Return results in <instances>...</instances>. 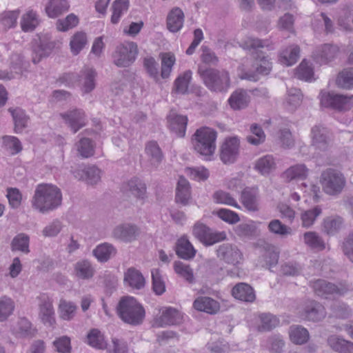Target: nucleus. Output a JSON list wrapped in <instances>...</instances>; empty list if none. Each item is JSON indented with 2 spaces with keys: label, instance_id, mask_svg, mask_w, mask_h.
Returning <instances> with one entry per match:
<instances>
[{
  "label": "nucleus",
  "instance_id": "obj_1",
  "mask_svg": "<svg viewBox=\"0 0 353 353\" xmlns=\"http://www.w3.org/2000/svg\"><path fill=\"white\" fill-rule=\"evenodd\" d=\"M60 190L51 184H39L37 186L32 198V207L44 214L57 208L61 203Z\"/></svg>",
  "mask_w": 353,
  "mask_h": 353
},
{
  "label": "nucleus",
  "instance_id": "obj_2",
  "mask_svg": "<svg viewBox=\"0 0 353 353\" xmlns=\"http://www.w3.org/2000/svg\"><path fill=\"white\" fill-rule=\"evenodd\" d=\"M242 47L254 54V57L256 61V72L263 75L268 74L272 70V63L262 54L261 49L266 48L267 50H272L274 48L273 44L268 40L248 37L243 41Z\"/></svg>",
  "mask_w": 353,
  "mask_h": 353
},
{
  "label": "nucleus",
  "instance_id": "obj_3",
  "mask_svg": "<svg viewBox=\"0 0 353 353\" xmlns=\"http://www.w3.org/2000/svg\"><path fill=\"white\" fill-rule=\"evenodd\" d=\"M198 73L204 85L211 92H226L230 86V74L225 70L199 66Z\"/></svg>",
  "mask_w": 353,
  "mask_h": 353
},
{
  "label": "nucleus",
  "instance_id": "obj_4",
  "mask_svg": "<svg viewBox=\"0 0 353 353\" xmlns=\"http://www.w3.org/2000/svg\"><path fill=\"white\" fill-rule=\"evenodd\" d=\"M117 312L123 322L132 325L141 324L145 315L142 305L132 296L122 297L117 306Z\"/></svg>",
  "mask_w": 353,
  "mask_h": 353
},
{
  "label": "nucleus",
  "instance_id": "obj_5",
  "mask_svg": "<svg viewBox=\"0 0 353 353\" xmlns=\"http://www.w3.org/2000/svg\"><path fill=\"white\" fill-rule=\"evenodd\" d=\"M216 138L217 132L212 128L202 127L197 129L192 138L194 150L205 160L211 161L216 150Z\"/></svg>",
  "mask_w": 353,
  "mask_h": 353
},
{
  "label": "nucleus",
  "instance_id": "obj_6",
  "mask_svg": "<svg viewBox=\"0 0 353 353\" xmlns=\"http://www.w3.org/2000/svg\"><path fill=\"white\" fill-rule=\"evenodd\" d=\"M59 41L52 40L48 33L37 34L31 42L32 62L36 64L48 57L54 48L59 47Z\"/></svg>",
  "mask_w": 353,
  "mask_h": 353
},
{
  "label": "nucleus",
  "instance_id": "obj_7",
  "mask_svg": "<svg viewBox=\"0 0 353 353\" xmlns=\"http://www.w3.org/2000/svg\"><path fill=\"white\" fill-rule=\"evenodd\" d=\"M320 183L323 192L331 196L339 194L345 185L343 174L334 169L328 168L323 171L320 176Z\"/></svg>",
  "mask_w": 353,
  "mask_h": 353
},
{
  "label": "nucleus",
  "instance_id": "obj_8",
  "mask_svg": "<svg viewBox=\"0 0 353 353\" xmlns=\"http://www.w3.org/2000/svg\"><path fill=\"white\" fill-rule=\"evenodd\" d=\"M311 286L316 295L325 298L329 295L344 296L353 291L352 286L346 283L336 285L324 279H318L311 283Z\"/></svg>",
  "mask_w": 353,
  "mask_h": 353
},
{
  "label": "nucleus",
  "instance_id": "obj_9",
  "mask_svg": "<svg viewBox=\"0 0 353 353\" xmlns=\"http://www.w3.org/2000/svg\"><path fill=\"white\" fill-rule=\"evenodd\" d=\"M138 48L136 43L125 42L118 46L112 55L114 63L120 68L131 65L136 60Z\"/></svg>",
  "mask_w": 353,
  "mask_h": 353
},
{
  "label": "nucleus",
  "instance_id": "obj_10",
  "mask_svg": "<svg viewBox=\"0 0 353 353\" xmlns=\"http://www.w3.org/2000/svg\"><path fill=\"white\" fill-rule=\"evenodd\" d=\"M192 234L202 244L211 246L226 239L227 234L224 231H215L205 224L196 223L193 227Z\"/></svg>",
  "mask_w": 353,
  "mask_h": 353
},
{
  "label": "nucleus",
  "instance_id": "obj_11",
  "mask_svg": "<svg viewBox=\"0 0 353 353\" xmlns=\"http://www.w3.org/2000/svg\"><path fill=\"white\" fill-rule=\"evenodd\" d=\"M70 172L75 179L91 185L96 184L101 179V171L95 165H75L71 166Z\"/></svg>",
  "mask_w": 353,
  "mask_h": 353
},
{
  "label": "nucleus",
  "instance_id": "obj_12",
  "mask_svg": "<svg viewBox=\"0 0 353 353\" xmlns=\"http://www.w3.org/2000/svg\"><path fill=\"white\" fill-rule=\"evenodd\" d=\"M240 140L237 137L226 138L220 150V159L224 164L234 163L239 154Z\"/></svg>",
  "mask_w": 353,
  "mask_h": 353
},
{
  "label": "nucleus",
  "instance_id": "obj_13",
  "mask_svg": "<svg viewBox=\"0 0 353 353\" xmlns=\"http://www.w3.org/2000/svg\"><path fill=\"white\" fill-rule=\"evenodd\" d=\"M217 256L225 263L238 265L243 260V255L239 248L231 243H223L216 250Z\"/></svg>",
  "mask_w": 353,
  "mask_h": 353
},
{
  "label": "nucleus",
  "instance_id": "obj_14",
  "mask_svg": "<svg viewBox=\"0 0 353 353\" xmlns=\"http://www.w3.org/2000/svg\"><path fill=\"white\" fill-rule=\"evenodd\" d=\"M321 104L325 108H331L339 111L346 110L350 108V99L347 96L331 92H321Z\"/></svg>",
  "mask_w": 353,
  "mask_h": 353
},
{
  "label": "nucleus",
  "instance_id": "obj_15",
  "mask_svg": "<svg viewBox=\"0 0 353 353\" xmlns=\"http://www.w3.org/2000/svg\"><path fill=\"white\" fill-rule=\"evenodd\" d=\"M339 52L336 46L324 44L319 46L312 52L313 60L318 64H326L331 61Z\"/></svg>",
  "mask_w": 353,
  "mask_h": 353
},
{
  "label": "nucleus",
  "instance_id": "obj_16",
  "mask_svg": "<svg viewBox=\"0 0 353 353\" xmlns=\"http://www.w3.org/2000/svg\"><path fill=\"white\" fill-rule=\"evenodd\" d=\"M259 189L256 187H246L241 193L240 201L244 208L250 212L259 210Z\"/></svg>",
  "mask_w": 353,
  "mask_h": 353
},
{
  "label": "nucleus",
  "instance_id": "obj_17",
  "mask_svg": "<svg viewBox=\"0 0 353 353\" xmlns=\"http://www.w3.org/2000/svg\"><path fill=\"white\" fill-rule=\"evenodd\" d=\"M140 234V229L134 224L125 223L117 226L113 231L114 236L124 242H132Z\"/></svg>",
  "mask_w": 353,
  "mask_h": 353
},
{
  "label": "nucleus",
  "instance_id": "obj_18",
  "mask_svg": "<svg viewBox=\"0 0 353 353\" xmlns=\"http://www.w3.org/2000/svg\"><path fill=\"white\" fill-rule=\"evenodd\" d=\"M182 316L176 309L168 307L162 309L160 316L155 319V324L158 327L174 325L181 322Z\"/></svg>",
  "mask_w": 353,
  "mask_h": 353
},
{
  "label": "nucleus",
  "instance_id": "obj_19",
  "mask_svg": "<svg viewBox=\"0 0 353 353\" xmlns=\"http://www.w3.org/2000/svg\"><path fill=\"white\" fill-rule=\"evenodd\" d=\"M328 130L322 125H314L311 129L312 144L316 149L325 150L329 143Z\"/></svg>",
  "mask_w": 353,
  "mask_h": 353
},
{
  "label": "nucleus",
  "instance_id": "obj_20",
  "mask_svg": "<svg viewBox=\"0 0 353 353\" xmlns=\"http://www.w3.org/2000/svg\"><path fill=\"white\" fill-rule=\"evenodd\" d=\"M195 310L210 314H214L220 310L219 303L209 296H199L193 302Z\"/></svg>",
  "mask_w": 353,
  "mask_h": 353
},
{
  "label": "nucleus",
  "instance_id": "obj_21",
  "mask_svg": "<svg viewBox=\"0 0 353 353\" xmlns=\"http://www.w3.org/2000/svg\"><path fill=\"white\" fill-rule=\"evenodd\" d=\"M184 13L179 8H172L166 19L167 28L171 32H179L183 26Z\"/></svg>",
  "mask_w": 353,
  "mask_h": 353
},
{
  "label": "nucleus",
  "instance_id": "obj_22",
  "mask_svg": "<svg viewBox=\"0 0 353 353\" xmlns=\"http://www.w3.org/2000/svg\"><path fill=\"white\" fill-rule=\"evenodd\" d=\"M329 347L338 353H353V342L344 339L343 337L332 334L327 339Z\"/></svg>",
  "mask_w": 353,
  "mask_h": 353
},
{
  "label": "nucleus",
  "instance_id": "obj_23",
  "mask_svg": "<svg viewBox=\"0 0 353 353\" xmlns=\"http://www.w3.org/2000/svg\"><path fill=\"white\" fill-rule=\"evenodd\" d=\"M344 227V219L340 216H330L322 223V231L328 236H334Z\"/></svg>",
  "mask_w": 353,
  "mask_h": 353
},
{
  "label": "nucleus",
  "instance_id": "obj_24",
  "mask_svg": "<svg viewBox=\"0 0 353 353\" xmlns=\"http://www.w3.org/2000/svg\"><path fill=\"white\" fill-rule=\"evenodd\" d=\"M168 120L170 130L175 133L177 137H183L185 134L188 121L187 116L171 114L168 116Z\"/></svg>",
  "mask_w": 353,
  "mask_h": 353
},
{
  "label": "nucleus",
  "instance_id": "obj_25",
  "mask_svg": "<svg viewBox=\"0 0 353 353\" xmlns=\"http://www.w3.org/2000/svg\"><path fill=\"white\" fill-rule=\"evenodd\" d=\"M232 296L245 302H253L256 299L254 289L245 283H239L232 290Z\"/></svg>",
  "mask_w": 353,
  "mask_h": 353
},
{
  "label": "nucleus",
  "instance_id": "obj_26",
  "mask_svg": "<svg viewBox=\"0 0 353 353\" xmlns=\"http://www.w3.org/2000/svg\"><path fill=\"white\" fill-rule=\"evenodd\" d=\"M309 173V169L304 164H296L290 166L281 174V178L286 182L293 180H304Z\"/></svg>",
  "mask_w": 353,
  "mask_h": 353
},
{
  "label": "nucleus",
  "instance_id": "obj_27",
  "mask_svg": "<svg viewBox=\"0 0 353 353\" xmlns=\"http://www.w3.org/2000/svg\"><path fill=\"white\" fill-rule=\"evenodd\" d=\"M300 48L297 45H290L282 50L279 55V62L286 66L296 63L299 58Z\"/></svg>",
  "mask_w": 353,
  "mask_h": 353
},
{
  "label": "nucleus",
  "instance_id": "obj_28",
  "mask_svg": "<svg viewBox=\"0 0 353 353\" xmlns=\"http://www.w3.org/2000/svg\"><path fill=\"white\" fill-rule=\"evenodd\" d=\"M97 72L92 68H85L81 72L79 82L84 94L92 92L96 85Z\"/></svg>",
  "mask_w": 353,
  "mask_h": 353
},
{
  "label": "nucleus",
  "instance_id": "obj_29",
  "mask_svg": "<svg viewBox=\"0 0 353 353\" xmlns=\"http://www.w3.org/2000/svg\"><path fill=\"white\" fill-rule=\"evenodd\" d=\"M196 253V249L186 236H182L177 240L176 254L179 258L190 260L195 256Z\"/></svg>",
  "mask_w": 353,
  "mask_h": 353
},
{
  "label": "nucleus",
  "instance_id": "obj_30",
  "mask_svg": "<svg viewBox=\"0 0 353 353\" xmlns=\"http://www.w3.org/2000/svg\"><path fill=\"white\" fill-rule=\"evenodd\" d=\"M122 190L130 193L138 199H144L146 194L145 184L138 178H133L122 185Z\"/></svg>",
  "mask_w": 353,
  "mask_h": 353
},
{
  "label": "nucleus",
  "instance_id": "obj_31",
  "mask_svg": "<svg viewBox=\"0 0 353 353\" xmlns=\"http://www.w3.org/2000/svg\"><path fill=\"white\" fill-rule=\"evenodd\" d=\"M191 196L190 185L189 181L184 177L180 176L176 188L175 200L183 205L188 203Z\"/></svg>",
  "mask_w": 353,
  "mask_h": 353
},
{
  "label": "nucleus",
  "instance_id": "obj_32",
  "mask_svg": "<svg viewBox=\"0 0 353 353\" xmlns=\"http://www.w3.org/2000/svg\"><path fill=\"white\" fill-rule=\"evenodd\" d=\"M159 57L161 59V78L169 79L176 63V57L172 52H168L160 53Z\"/></svg>",
  "mask_w": 353,
  "mask_h": 353
},
{
  "label": "nucleus",
  "instance_id": "obj_33",
  "mask_svg": "<svg viewBox=\"0 0 353 353\" xmlns=\"http://www.w3.org/2000/svg\"><path fill=\"white\" fill-rule=\"evenodd\" d=\"M9 112L11 113L14 124V132L17 134L21 133L28 126L29 117L20 108H10Z\"/></svg>",
  "mask_w": 353,
  "mask_h": 353
},
{
  "label": "nucleus",
  "instance_id": "obj_34",
  "mask_svg": "<svg viewBox=\"0 0 353 353\" xmlns=\"http://www.w3.org/2000/svg\"><path fill=\"white\" fill-rule=\"evenodd\" d=\"M250 102V96L242 89L235 90L228 99L230 107L234 110H241L246 108Z\"/></svg>",
  "mask_w": 353,
  "mask_h": 353
},
{
  "label": "nucleus",
  "instance_id": "obj_35",
  "mask_svg": "<svg viewBox=\"0 0 353 353\" xmlns=\"http://www.w3.org/2000/svg\"><path fill=\"white\" fill-rule=\"evenodd\" d=\"M326 315L325 307L316 301H311L305 309V319L312 321H319Z\"/></svg>",
  "mask_w": 353,
  "mask_h": 353
},
{
  "label": "nucleus",
  "instance_id": "obj_36",
  "mask_svg": "<svg viewBox=\"0 0 353 353\" xmlns=\"http://www.w3.org/2000/svg\"><path fill=\"white\" fill-rule=\"evenodd\" d=\"M92 253L98 261L105 263L117 254V250L112 244L103 243L98 245Z\"/></svg>",
  "mask_w": 353,
  "mask_h": 353
},
{
  "label": "nucleus",
  "instance_id": "obj_37",
  "mask_svg": "<svg viewBox=\"0 0 353 353\" xmlns=\"http://www.w3.org/2000/svg\"><path fill=\"white\" fill-rule=\"evenodd\" d=\"M124 281L131 288L140 290L145 285V279L140 271L134 268H130L125 272Z\"/></svg>",
  "mask_w": 353,
  "mask_h": 353
},
{
  "label": "nucleus",
  "instance_id": "obj_38",
  "mask_svg": "<svg viewBox=\"0 0 353 353\" xmlns=\"http://www.w3.org/2000/svg\"><path fill=\"white\" fill-rule=\"evenodd\" d=\"M88 45V36L83 31H77L70 38V48L74 56L78 55Z\"/></svg>",
  "mask_w": 353,
  "mask_h": 353
},
{
  "label": "nucleus",
  "instance_id": "obj_39",
  "mask_svg": "<svg viewBox=\"0 0 353 353\" xmlns=\"http://www.w3.org/2000/svg\"><path fill=\"white\" fill-rule=\"evenodd\" d=\"M145 152L149 157L150 163L157 168L161 162L163 155L159 144L155 141H150L145 144Z\"/></svg>",
  "mask_w": 353,
  "mask_h": 353
},
{
  "label": "nucleus",
  "instance_id": "obj_40",
  "mask_svg": "<svg viewBox=\"0 0 353 353\" xmlns=\"http://www.w3.org/2000/svg\"><path fill=\"white\" fill-rule=\"evenodd\" d=\"M68 123L73 133L85 125V117L82 110L74 109L68 113Z\"/></svg>",
  "mask_w": 353,
  "mask_h": 353
},
{
  "label": "nucleus",
  "instance_id": "obj_41",
  "mask_svg": "<svg viewBox=\"0 0 353 353\" xmlns=\"http://www.w3.org/2000/svg\"><path fill=\"white\" fill-rule=\"evenodd\" d=\"M275 168V159L271 154L259 158L254 164V169L262 175L269 174Z\"/></svg>",
  "mask_w": 353,
  "mask_h": 353
},
{
  "label": "nucleus",
  "instance_id": "obj_42",
  "mask_svg": "<svg viewBox=\"0 0 353 353\" xmlns=\"http://www.w3.org/2000/svg\"><path fill=\"white\" fill-rule=\"evenodd\" d=\"M130 7L129 0H115L111 6V23L117 24L119 22L122 16L126 13Z\"/></svg>",
  "mask_w": 353,
  "mask_h": 353
},
{
  "label": "nucleus",
  "instance_id": "obj_43",
  "mask_svg": "<svg viewBox=\"0 0 353 353\" xmlns=\"http://www.w3.org/2000/svg\"><path fill=\"white\" fill-rule=\"evenodd\" d=\"M192 76V72L190 70L180 74L174 81L173 90L177 94H187Z\"/></svg>",
  "mask_w": 353,
  "mask_h": 353
},
{
  "label": "nucleus",
  "instance_id": "obj_44",
  "mask_svg": "<svg viewBox=\"0 0 353 353\" xmlns=\"http://www.w3.org/2000/svg\"><path fill=\"white\" fill-rule=\"evenodd\" d=\"M20 24L23 32H32L39 24L37 13L32 10L27 11L21 17Z\"/></svg>",
  "mask_w": 353,
  "mask_h": 353
},
{
  "label": "nucleus",
  "instance_id": "obj_45",
  "mask_svg": "<svg viewBox=\"0 0 353 353\" xmlns=\"http://www.w3.org/2000/svg\"><path fill=\"white\" fill-rule=\"evenodd\" d=\"M302 98L301 90L294 88L288 89L285 101V108L290 112L294 111L301 105Z\"/></svg>",
  "mask_w": 353,
  "mask_h": 353
},
{
  "label": "nucleus",
  "instance_id": "obj_46",
  "mask_svg": "<svg viewBox=\"0 0 353 353\" xmlns=\"http://www.w3.org/2000/svg\"><path fill=\"white\" fill-rule=\"evenodd\" d=\"M87 343L91 347L97 350H105L108 343L103 334L98 329H92L87 335Z\"/></svg>",
  "mask_w": 353,
  "mask_h": 353
},
{
  "label": "nucleus",
  "instance_id": "obj_47",
  "mask_svg": "<svg viewBox=\"0 0 353 353\" xmlns=\"http://www.w3.org/2000/svg\"><path fill=\"white\" fill-rule=\"evenodd\" d=\"M2 146L10 154L17 155L23 150L20 140L14 136L5 135L2 137Z\"/></svg>",
  "mask_w": 353,
  "mask_h": 353
},
{
  "label": "nucleus",
  "instance_id": "obj_48",
  "mask_svg": "<svg viewBox=\"0 0 353 353\" xmlns=\"http://www.w3.org/2000/svg\"><path fill=\"white\" fill-rule=\"evenodd\" d=\"M94 267L88 260H81L75 264L74 273L79 279H90L94 276Z\"/></svg>",
  "mask_w": 353,
  "mask_h": 353
},
{
  "label": "nucleus",
  "instance_id": "obj_49",
  "mask_svg": "<svg viewBox=\"0 0 353 353\" xmlns=\"http://www.w3.org/2000/svg\"><path fill=\"white\" fill-rule=\"evenodd\" d=\"M143 68L148 76L157 83L161 82L159 63L153 57H146L143 61Z\"/></svg>",
  "mask_w": 353,
  "mask_h": 353
},
{
  "label": "nucleus",
  "instance_id": "obj_50",
  "mask_svg": "<svg viewBox=\"0 0 353 353\" xmlns=\"http://www.w3.org/2000/svg\"><path fill=\"white\" fill-rule=\"evenodd\" d=\"M174 270L179 276L182 277L188 283H195L193 270L190 265L177 261L174 263Z\"/></svg>",
  "mask_w": 353,
  "mask_h": 353
},
{
  "label": "nucleus",
  "instance_id": "obj_51",
  "mask_svg": "<svg viewBox=\"0 0 353 353\" xmlns=\"http://www.w3.org/2000/svg\"><path fill=\"white\" fill-rule=\"evenodd\" d=\"M19 10H6L0 13V25L3 29L14 28L17 23Z\"/></svg>",
  "mask_w": 353,
  "mask_h": 353
},
{
  "label": "nucleus",
  "instance_id": "obj_52",
  "mask_svg": "<svg viewBox=\"0 0 353 353\" xmlns=\"http://www.w3.org/2000/svg\"><path fill=\"white\" fill-rule=\"evenodd\" d=\"M15 308L14 301L8 296L0 297V322L5 321L13 314Z\"/></svg>",
  "mask_w": 353,
  "mask_h": 353
},
{
  "label": "nucleus",
  "instance_id": "obj_53",
  "mask_svg": "<svg viewBox=\"0 0 353 353\" xmlns=\"http://www.w3.org/2000/svg\"><path fill=\"white\" fill-rule=\"evenodd\" d=\"M305 243L312 249L323 250L325 244L323 239L315 232H307L303 234Z\"/></svg>",
  "mask_w": 353,
  "mask_h": 353
},
{
  "label": "nucleus",
  "instance_id": "obj_54",
  "mask_svg": "<svg viewBox=\"0 0 353 353\" xmlns=\"http://www.w3.org/2000/svg\"><path fill=\"white\" fill-rule=\"evenodd\" d=\"M336 84L339 88L344 89L353 88V68L342 70L337 76Z\"/></svg>",
  "mask_w": 353,
  "mask_h": 353
},
{
  "label": "nucleus",
  "instance_id": "obj_55",
  "mask_svg": "<svg viewBox=\"0 0 353 353\" xmlns=\"http://www.w3.org/2000/svg\"><path fill=\"white\" fill-rule=\"evenodd\" d=\"M290 337L294 343L301 345L308 341L309 332L301 326H292L290 327Z\"/></svg>",
  "mask_w": 353,
  "mask_h": 353
},
{
  "label": "nucleus",
  "instance_id": "obj_56",
  "mask_svg": "<svg viewBox=\"0 0 353 353\" xmlns=\"http://www.w3.org/2000/svg\"><path fill=\"white\" fill-rule=\"evenodd\" d=\"M212 197L214 202L216 203L230 205L237 209L241 208L235 199L225 191L221 190H217L213 194Z\"/></svg>",
  "mask_w": 353,
  "mask_h": 353
},
{
  "label": "nucleus",
  "instance_id": "obj_57",
  "mask_svg": "<svg viewBox=\"0 0 353 353\" xmlns=\"http://www.w3.org/2000/svg\"><path fill=\"white\" fill-rule=\"evenodd\" d=\"M259 318L261 324L259 329L260 331H270L279 324V319L270 313L261 314Z\"/></svg>",
  "mask_w": 353,
  "mask_h": 353
},
{
  "label": "nucleus",
  "instance_id": "obj_58",
  "mask_svg": "<svg viewBox=\"0 0 353 353\" xmlns=\"http://www.w3.org/2000/svg\"><path fill=\"white\" fill-rule=\"evenodd\" d=\"M251 135L247 137V141L252 145H259L265 140V134L262 128L258 124H252L250 126Z\"/></svg>",
  "mask_w": 353,
  "mask_h": 353
},
{
  "label": "nucleus",
  "instance_id": "obj_59",
  "mask_svg": "<svg viewBox=\"0 0 353 353\" xmlns=\"http://www.w3.org/2000/svg\"><path fill=\"white\" fill-rule=\"evenodd\" d=\"M52 305L50 302H44L40 307V316L42 322L48 326H52L55 322Z\"/></svg>",
  "mask_w": 353,
  "mask_h": 353
},
{
  "label": "nucleus",
  "instance_id": "obj_60",
  "mask_svg": "<svg viewBox=\"0 0 353 353\" xmlns=\"http://www.w3.org/2000/svg\"><path fill=\"white\" fill-rule=\"evenodd\" d=\"M322 213V209L320 206H315L314 208L306 210L301 214L302 225L304 228L312 226L316 219Z\"/></svg>",
  "mask_w": 353,
  "mask_h": 353
},
{
  "label": "nucleus",
  "instance_id": "obj_61",
  "mask_svg": "<svg viewBox=\"0 0 353 353\" xmlns=\"http://www.w3.org/2000/svg\"><path fill=\"white\" fill-rule=\"evenodd\" d=\"M295 76L298 79L311 81L314 76L313 68L305 60H303L296 68Z\"/></svg>",
  "mask_w": 353,
  "mask_h": 353
},
{
  "label": "nucleus",
  "instance_id": "obj_62",
  "mask_svg": "<svg viewBox=\"0 0 353 353\" xmlns=\"http://www.w3.org/2000/svg\"><path fill=\"white\" fill-rule=\"evenodd\" d=\"M29 242V236L24 233H20L12 239V248L13 250L28 253L30 252Z\"/></svg>",
  "mask_w": 353,
  "mask_h": 353
},
{
  "label": "nucleus",
  "instance_id": "obj_63",
  "mask_svg": "<svg viewBox=\"0 0 353 353\" xmlns=\"http://www.w3.org/2000/svg\"><path fill=\"white\" fill-rule=\"evenodd\" d=\"M77 150L83 158H89L94 154V147L91 139L82 138L77 143Z\"/></svg>",
  "mask_w": 353,
  "mask_h": 353
},
{
  "label": "nucleus",
  "instance_id": "obj_64",
  "mask_svg": "<svg viewBox=\"0 0 353 353\" xmlns=\"http://www.w3.org/2000/svg\"><path fill=\"white\" fill-rule=\"evenodd\" d=\"M65 6L66 1L65 0H50L46 10L50 17L54 18L62 13Z\"/></svg>",
  "mask_w": 353,
  "mask_h": 353
}]
</instances>
